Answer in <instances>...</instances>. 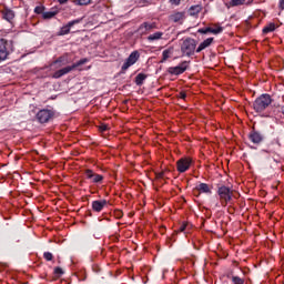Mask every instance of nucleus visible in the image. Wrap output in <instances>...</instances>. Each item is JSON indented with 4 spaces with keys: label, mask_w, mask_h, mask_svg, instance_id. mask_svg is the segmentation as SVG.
Segmentation results:
<instances>
[{
    "label": "nucleus",
    "mask_w": 284,
    "mask_h": 284,
    "mask_svg": "<svg viewBox=\"0 0 284 284\" xmlns=\"http://www.w3.org/2000/svg\"><path fill=\"white\" fill-rule=\"evenodd\" d=\"M172 54H174V49L173 48H169V49L164 50L162 52V61H160V63H165V61L168 59H170L172 57Z\"/></svg>",
    "instance_id": "nucleus-20"
},
{
    "label": "nucleus",
    "mask_w": 284,
    "mask_h": 284,
    "mask_svg": "<svg viewBox=\"0 0 284 284\" xmlns=\"http://www.w3.org/2000/svg\"><path fill=\"white\" fill-rule=\"evenodd\" d=\"M190 68V61H183L176 67H170L168 69L169 74H173L174 77H179V74H183Z\"/></svg>",
    "instance_id": "nucleus-5"
},
{
    "label": "nucleus",
    "mask_w": 284,
    "mask_h": 284,
    "mask_svg": "<svg viewBox=\"0 0 284 284\" xmlns=\"http://www.w3.org/2000/svg\"><path fill=\"white\" fill-rule=\"evenodd\" d=\"M77 23H81V19L70 21L67 26L62 27L60 30V34H70V28H72V26H77Z\"/></svg>",
    "instance_id": "nucleus-18"
},
{
    "label": "nucleus",
    "mask_w": 284,
    "mask_h": 284,
    "mask_svg": "<svg viewBox=\"0 0 284 284\" xmlns=\"http://www.w3.org/2000/svg\"><path fill=\"white\" fill-rule=\"evenodd\" d=\"M59 1V3L61 4V6H63V3H68V0H58Z\"/></svg>",
    "instance_id": "nucleus-40"
},
{
    "label": "nucleus",
    "mask_w": 284,
    "mask_h": 284,
    "mask_svg": "<svg viewBox=\"0 0 284 284\" xmlns=\"http://www.w3.org/2000/svg\"><path fill=\"white\" fill-rule=\"evenodd\" d=\"M169 21L172 23H183V21H185V11H173L169 16Z\"/></svg>",
    "instance_id": "nucleus-9"
},
{
    "label": "nucleus",
    "mask_w": 284,
    "mask_h": 284,
    "mask_svg": "<svg viewBox=\"0 0 284 284\" xmlns=\"http://www.w3.org/2000/svg\"><path fill=\"white\" fill-rule=\"evenodd\" d=\"M211 30H219L217 34H221V32H223V27L215 24V26L211 27Z\"/></svg>",
    "instance_id": "nucleus-35"
},
{
    "label": "nucleus",
    "mask_w": 284,
    "mask_h": 284,
    "mask_svg": "<svg viewBox=\"0 0 284 284\" xmlns=\"http://www.w3.org/2000/svg\"><path fill=\"white\" fill-rule=\"evenodd\" d=\"M44 10H45V7H43V6H39V7L34 8L36 14H43Z\"/></svg>",
    "instance_id": "nucleus-29"
},
{
    "label": "nucleus",
    "mask_w": 284,
    "mask_h": 284,
    "mask_svg": "<svg viewBox=\"0 0 284 284\" xmlns=\"http://www.w3.org/2000/svg\"><path fill=\"white\" fill-rule=\"evenodd\" d=\"M270 105H272V98L270 97V94L261 95L253 103V108L257 112H263V111L267 110V108H270Z\"/></svg>",
    "instance_id": "nucleus-2"
},
{
    "label": "nucleus",
    "mask_w": 284,
    "mask_h": 284,
    "mask_svg": "<svg viewBox=\"0 0 284 284\" xmlns=\"http://www.w3.org/2000/svg\"><path fill=\"white\" fill-rule=\"evenodd\" d=\"M43 19H52L57 17V11H48L42 13Z\"/></svg>",
    "instance_id": "nucleus-26"
},
{
    "label": "nucleus",
    "mask_w": 284,
    "mask_h": 284,
    "mask_svg": "<svg viewBox=\"0 0 284 284\" xmlns=\"http://www.w3.org/2000/svg\"><path fill=\"white\" fill-rule=\"evenodd\" d=\"M139 51H133L129 58L125 60V62L122 65V72H125L128 69L132 68L136 61H139Z\"/></svg>",
    "instance_id": "nucleus-8"
},
{
    "label": "nucleus",
    "mask_w": 284,
    "mask_h": 284,
    "mask_svg": "<svg viewBox=\"0 0 284 284\" xmlns=\"http://www.w3.org/2000/svg\"><path fill=\"white\" fill-rule=\"evenodd\" d=\"M280 8L281 10H284V0H280Z\"/></svg>",
    "instance_id": "nucleus-39"
},
{
    "label": "nucleus",
    "mask_w": 284,
    "mask_h": 284,
    "mask_svg": "<svg viewBox=\"0 0 284 284\" xmlns=\"http://www.w3.org/2000/svg\"><path fill=\"white\" fill-rule=\"evenodd\" d=\"M113 216H114L115 219H123V211H121V210H115V211L113 212Z\"/></svg>",
    "instance_id": "nucleus-31"
},
{
    "label": "nucleus",
    "mask_w": 284,
    "mask_h": 284,
    "mask_svg": "<svg viewBox=\"0 0 284 284\" xmlns=\"http://www.w3.org/2000/svg\"><path fill=\"white\" fill-rule=\"evenodd\" d=\"M197 32L200 34H207L209 32H211V34H219V30H213L211 27L199 29Z\"/></svg>",
    "instance_id": "nucleus-22"
},
{
    "label": "nucleus",
    "mask_w": 284,
    "mask_h": 284,
    "mask_svg": "<svg viewBox=\"0 0 284 284\" xmlns=\"http://www.w3.org/2000/svg\"><path fill=\"white\" fill-rule=\"evenodd\" d=\"M1 12H2V17H3V19H6V21H12V19H14V11L9 9L8 7H4Z\"/></svg>",
    "instance_id": "nucleus-19"
},
{
    "label": "nucleus",
    "mask_w": 284,
    "mask_h": 284,
    "mask_svg": "<svg viewBox=\"0 0 284 284\" xmlns=\"http://www.w3.org/2000/svg\"><path fill=\"white\" fill-rule=\"evenodd\" d=\"M53 116L54 111L48 109H42L37 113V119L40 123H48Z\"/></svg>",
    "instance_id": "nucleus-7"
},
{
    "label": "nucleus",
    "mask_w": 284,
    "mask_h": 284,
    "mask_svg": "<svg viewBox=\"0 0 284 284\" xmlns=\"http://www.w3.org/2000/svg\"><path fill=\"white\" fill-rule=\"evenodd\" d=\"M10 54V49L8 48V40L0 39V61H6Z\"/></svg>",
    "instance_id": "nucleus-10"
},
{
    "label": "nucleus",
    "mask_w": 284,
    "mask_h": 284,
    "mask_svg": "<svg viewBox=\"0 0 284 284\" xmlns=\"http://www.w3.org/2000/svg\"><path fill=\"white\" fill-rule=\"evenodd\" d=\"M54 274H55V276H63V268H61V267H55L54 268Z\"/></svg>",
    "instance_id": "nucleus-34"
},
{
    "label": "nucleus",
    "mask_w": 284,
    "mask_h": 284,
    "mask_svg": "<svg viewBox=\"0 0 284 284\" xmlns=\"http://www.w3.org/2000/svg\"><path fill=\"white\" fill-rule=\"evenodd\" d=\"M108 130H109L108 124L100 125V132H108Z\"/></svg>",
    "instance_id": "nucleus-36"
},
{
    "label": "nucleus",
    "mask_w": 284,
    "mask_h": 284,
    "mask_svg": "<svg viewBox=\"0 0 284 284\" xmlns=\"http://www.w3.org/2000/svg\"><path fill=\"white\" fill-rule=\"evenodd\" d=\"M274 30H276V24L270 23L268 26L264 27L263 33L267 34L270 32H274Z\"/></svg>",
    "instance_id": "nucleus-25"
},
{
    "label": "nucleus",
    "mask_w": 284,
    "mask_h": 284,
    "mask_svg": "<svg viewBox=\"0 0 284 284\" xmlns=\"http://www.w3.org/2000/svg\"><path fill=\"white\" fill-rule=\"evenodd\" d=\"M230 6L233 8L236 6H245V0H231Z\"/></svg>",
    "instance_id": "nucleus-27"
},
{
    "label": "nucleus",
    "mask_w": 284,
    "mask_h": 284,
    "mask_svg": "<svg viewBox=\"0 0 284 284\" xmlns=\"http://www.w3.org/2000/svg\"><path fill=\"white\" fill-rule=\"evenodd\" d=\"M163 178V173H160V179H162Z\"/></svg>",
    "instance_id": "nucleus-41"
},
{
    "label": "nucleus",
    "mask_w": 284,
    "mask_h": 284,
    "mask_svg": "<svg viewBox=\"0 0 284 284\" xmlns=\"http://www.w3.org/2000/svg\"><path fill=\"white\" fill-rule=\"evenodd\" d=\"M152 30H156V22H144L142 23L138 32H141V34H148V32H152Z\"/></svg>",
    "instance_id": "nucleus-12"
},
{
    "label": "nucleus",
    "mask_w": 284,
    "mask_h": 284,
    "mask_svg": "<svg viewBox=\"0 0 284 284\" xmlns=\"http://www.w3.org/2000/svg\"><path fill=\"white\" fill-rule=\"evenodd\" d=\"M250 141L252 143L258 144L263 142V134H261L258 131L253 130L248 135Z\"/></svg>",
    "instance_id": "nucleus-16"
},
{
    "label": "nucleus",
    "mask_w": 284,
    "mask_h": 284,
    "mask_svg": "<svg viewBox=\"0 0 284 284\" xmlns=\"http://www.w3.org/2000/svg\"><path fill=\"white\" fill-rule=\"evenodd\" d=\"M88 58H83L80 61L73 63L71 67H65L63 69H60L55 71L52 75L53 79H61L64 74H69V72H72V70H75V68H79L80 65H85L88 63Z\"/></svg>",
    "instance_id": "nucleus-4"
},
{
    "label": "nucleus",
    "mask_w": 284,
    "mask_h": 284,
    "mask_svg": "<svg viewBox=\"0 0 284 284\" xmlns=\"http://www.w3.org/2000/svg\"><path fill=\"white\" fill-rule=\"evenodd\" d=\"M217 196L222 207H227V203H230V201H232V196H234V190L222 185L217 189Z\"/></svg>",
    "instance_id": "nucleus-1"
},
{
    "label": "nucleus",
    "mask_w": 284,
    "mask_h": 284,
    "mask_svg": "<svg viewBox=\"0 0 284 284\" xmlns=\"http://www.w3.org/2000/svg\"><path fill=\"white\" fill-rule=\"evenodd\" d=\"M192 163H193L192 158L190 156L181 158L176 162L178 172H180L181 174H183V172H187V170H190V168L192 166Z\"/></svg>",
    "instance_id": "nucleus-6"
},
{
    "label": "nucleus",
    "mask_w": 284,
    "mask_h": 284,
    "mask_svg": "<svg viewBox=\"0 0 284 284\" xmlns=\"http://www.w3.org/2000/svg\"><path fill=\"white\" fill-rule=\"evenodd\" d=\"M212 43H214V38H207L206 40H204L203 42H201L199 44L195 52H197V53L203 52V50L210 48V45H212Z\"/></svg>",
    "instance_id": "nucleus-17"
},
{
    "label": "nucleus",
    "mask_w": 284,
    "mask_h": 284,
    "mask_svg": "<svg viewBox=\"0 0 284 284\" xmlns=\"http://www.w3.org/2000/svg\"><path fill=\"white\" fill-rule=\"evenodd\" d=\"M108 205V200H97L92 202L93 212H101Z\"/></svg>",
    "instance_id": "nucleus-14"
},
{
    "label": "nucleus",
    "mask_w": 284,
    "mask_h": 284,
    "mask_svg": "<svg viewBox=\"0 0 284 284\" xmlns=\"http://www.w3.org/2000/svg\"><path fill=\"white\" fill-rule=\"evenodd\" d=\"M232 282H233V284H244L245 283V281H243V278H241L239 276H233Z\"/></svg>",
    "instance_id": "nucleus-30"
},
{
    "label": "nucleus",
    "mask_w": 284,
    "mask_h": 284,
    "mask_svg": "<svg viewBox=\"0 0 284 284\" xmlns=\"http://www.w3.org/2000/svg\"><path fill=\"white\" fill-rule=\"evenodd\" d=\"M187 98V94L185 92H180V99L185 100Z\"/></svg>",
    "instance_id": "nucleus-38"
},
{
    "label": "nucleus",
    "mask_w": 284,
    "mask_h": 284,
    "mask_svg": "<svg viewBox=\"0 0 284 284\" xmlns=\"http://www.w3.org/2000/svg\"><path fill=\"white\" fill-rule=\"evenodd\" d=\"M43 258H45V261H52V258H54V255H52V253L50 252H44Z\"/></svg>",
    "instance_id": "nucleus-33"
},
{
    "label": "nucleus",
    "mask_w": 284,
    "mask_h": 284,
    "mask_svg": "<svg viewBox=\"0 0 284 284\" xmlns=\"http://www.w3.org/2000/svg\"><path fill=\"white\" fill-rule=\"evenodd\" d=\"M91 0H73L75 6H89Z\"/></svg>",
    "instance_id": "nucleus-28"
},
{
    "label": "nucleus",
    "mask_w": 284,
    "mask_h": 284,
    "mask_svg": "<svg viewBox=\"0 0 284 284\" xmlns=\"http://www.w3.org/2000/svg\"><path fill=\"white\" fill-rule=\"evenodd\" d=\"M187 227H190V224L184 222L180 225L178 232H185V230H187Z\"/></svg>",
    "instance_id": "nucleus-32"
},
{
    "label": "nucleus",
    "mask_w": 284,
    "mask_h": 284,
    "mask_svg": "<svg viewBox=\"0 0 284 284\" xmlns=\"http://www.w3.org/2000/svg\"><path fill=\"white\" fill-rule=\"evenodd\" d=\"M148 79V75L144 74V73H139L136 77H135V83L138 85H141L143 83V81H145Z\"/></svg>",
    "instance_id": "nucleus-24"
},
{
    "label": "nucleus",
    "mask_w": 284,
    "mask_h": 284,
    "mask_svg": "<svg viewBox=\"0 0 284 284\" xmlns=\"http://www.w3.org/2000/svg\"><path fill=\"white\" fill-rule=\"evenodd\" d=\"M181 52L185 57H192L196 52V40L192 38H186L181 44Z\"/></svg>",
    "instance_id": "nucleus-3"
},
{
    "label": "nucleus",
    "mask_w": 284,
    "mask_h": 284,
    "mask_svg": "<svg viewBox=\"0 0 284 284\" xmlns=\"http://www.w3.org/2000/svg\"><path fill=\"white\" fill-rule=\"evenodd\" d=\"M201 10H203V8L199 4L196 6H192L190 9H189V14L191 17H196V14H199L201 12Z\"/></svg>",
    "instance_id": "nucleus-21"
},
{
    "label": "nucleus",
    "mask_w": 284,
    "mask_h": 284,
    "mask_svg": "<svg viewBox=\"0 0 284 284\" xmlns=\"http://www.w3.org/2000/svg\"><path fill=\"white\" fill-rule=\"evenodd\" d=\"M84 174L87 176V179H90V181H92V183H101V181H103V175L101 174H97L94 173V171L87 169L84 171Z\"/></svg>",
    "instance_id": "nucleus-13"
},
{
    "label": "nucleus",
    "mask_w": 284,
    "mask_h": 284,
    "mask_svg": "<svg viewBox=\"0 0 284 284\" xmlns=\"http://www.w3.org/2000/svg\"><path fill=\"white\" fill-rule=\"evenodd\" d=\"M170 3H172L173 6H180L181 0H170Z\"/></svg>",
    "instance_id": "nucleus-37"
},
{
    "label": "nucleus",
    "mask_w": 284,
    "mask_h": 284,
    "mask_svg": "<svg viewBox=\"0 0 284 284\" xmlns=\"http://www.w3.org/2000/svg\"><path fill=\"white\" fill-rule=\"evenodd\" d=\"M162 37H163V32L158 31V32H155L153 34H150L148 37V41H159V39H162Z\"/></svg>",
    "instance_id": "nucleus-23"
},
{
    "label": "nucleus",
    "mask_w": 284,
    "mask_h": 284,
    "mask_svg": "<svg viewBox=\"0 0 284 284\" xmlns=\"http://www.w3.org/2000/svg\"><path fill=\"white\" fill-rule=\"evenodd\" d=\"M68 63H70V61L68 60V54H64L53 61L51 63V68H54V65H57V68H61L62 65H68Z\"/></svg>",
    "instance_id": "nucleus-15"
},
{
    "label": "nucleus",
    "mask_w": 284,
    "mask_h": 284,
    "mask_svg": "<svg viewBox=\"0 0 284 284\" xmlns=\"http://www.w3.org/2000/svg\"><path fill=\"white\" fill-rule=\"evenodd\" d=\"M193 192L196 196H199L201 192L203 194H212V186H210V184L206 183H200L197 186H195Z\"/></svg>",
    "instance_id": "nucleus-11"
}]
</instances>
